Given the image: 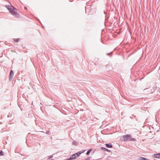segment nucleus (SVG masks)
I'll return each instance as SVG.
<instances>
[{"label":"nucleus","mask_w":160,"mask_h":160,"mask_svg":"<svg viewBox=\"0 0 160 160\" xmlns=\"http://www.w3.org/2000/svg\"><path fill=\"white\" fill-rule=\"evenodd\" d=\"M14 76V72L13 71L11 70L10 71L9 76V80L10 81H12L13 78Z\"/></svg>","instance_id":"nucleus-1"},{"label":"nucleus","mask_w":160,"mask_h":160,"mask_svg":"<svg viewBox=\"0 0 160 160\" xmlns=\"http://www.w3.org/2000/svg\"><path fill=\"white\" fill-rule=\"evenodd\" d=\"M13 11L11 12V13L12 15H14L16 16H18V15H19V14L17 13V9L15 8H13Z\"/></svg>","instance_id":"nucleus-2"},{"label":"nucleus","mask_w":160,"mask_h":160,"mask_svg":"<svg viewBox=\"0 0 160 160\" xmlns=\"http://www.w3.org/2000/svg\"><path fill=\"white\" fill-rule=\"evenodd\" d=\"M131 135L129 134H127L125 135H123L122 137L123 138V141H127L129 139V138L131 137Z\"/></svg>","instance_id":"nucleus-3"},{"label":"nucleus","mask_w":160,"mask_h":160,"mask_svg":"<svg viewBox=\"0 0 160 160\" xmlns=\"http://www.w3.org/2000/svg\"><path fill=\"white\" fill-rule=\"evenodd\" d=\"M84 152H82V151L78 152L74 154H73L72 155V156L73 157H76H76H78L79 156L80 154L83 153Z\"/></svg>","instance_id":"nucleus-4"},{"label":"nucleus","mask_w":160,"mask_h":160,"mask_svg":"<svg viewBox=\"0 0 160 160\" xmlns=\"http://www.w3.org/2000/svg\"><path fill=\"white\" fill-rule=\"evenodd\" d=\"M105 145L107 148H112L113 147L112 144L110 143H106Z\"/></svg>","instance_id":"nucleus-5"},{"label":"nucleus","mask_w":160,"mask_h":160,"mask_svg":"<svg viewBox=\"0 0 160 160\" xmlns=\"http://www.w3.org/2000/svg\"><path fill=\"white\" fill-rule=\"evenodd\" d=\"M101 149H102V150L104 151H108V152H110V150H108V149L105 148H104V147H101Z\"/></svg>","instance_id":"nucleus-6"},{"label":"nucleus","mask_w":160,"mask_h":160,"mask_svg":"<svg viewBox=\"0 0 160 160\" xmlns=\"http://www.w3.org/2000/svg\"><path fill=\"white\" fill-rule=\"evenodd\" d=\"M76 158V157H73L72 155L68 158L66 160H72Z\"/></svg>","instance_id":"nucleus-7"},{"label":"nucleus","mask_w":160,"mask_h":160,"mask_svg":"<svg viewBox=\"0 0 160 160\" xmlns=\"http://www.w3.org/2000/svg\"><path fill=\"white\" fill-rule=\"evenodd\" d=\"M11 7L13 8H8V10L9 11V12L11 13V12H12L13 11V7L12 6H11Z\"/></svg>","instance_id":"nucleus-8"},{"label":"nucleus","mask_w":160,"mask_h":160,"mask_svg":"<svg viewBox=\"0 0 160 160\" xmlns=\"http://www.w3.org/2000/svg\"><path fill=\"white\" fill-rule=\"evenodd\" d=\"M92 149H89L87 152L86 153V154L87 155H89L90 153V152H91L92 151Z\"/></svg>","instance_id":"nucleus-9"},{"label":"nucleus","mask_w":160,"mask_h":160,"mask_svg":"<svg viewBox=\"0 0 160 160\" xmlns=\"http://www.w3.org/2000/svg\"><path fill=\"white\" fill-rule=\"evenodd\" d=\"M159 154H157V153L154 154L152 155V157L154 158H158V155H159Z\"/></svg>","instance_id":"nucleus-10"},{"label":"nucleus","mask_w":160,"mask_h":160,"mask_svg":"<svg viewBox=\"0 0 160 160\" xmlns=\"http://www.w3.org/2000/svg\"><path fill=\"white\" fill-rule=\"evenodd\" d=\"M19 40V38H16V39L13 38V41L15 42H18V41Z\"/></svg>","instance_id":"nucleus-11"},{"label":"nucleus","mask_w":160,"mask_h":160,"mask_svg":"<svg viewBox=\"0 0 160 160\" xmlns=\"http://www.w3.org/2000/svg\"><path fill=\"white\" fill-rule=\"evenodd\" d=\"M129 141H136L135 139L134 138H131L129 139Z\"/></svg>","instance_id":"nucleus-12"},{"label":"nucleus","mask_w":160,"mask_h":160,"mask_svg":"<svg viewBox=\"0 0 160 160\" xmlns=\"http://www.w3.org/2000/svg\"><path fill=\"white\" fill-rule=\"evenodd\" d=\"M3 152L2 151H0V156H2L3 155Z\"/></svg>","instance_id":"nucleus-13"},{"label":"nucleus","mask_w":160,"mask_h":160,"mask_svg":"<svg viewBox=\"0 0 160 160\" xmlns=\"http://www.w3.org/2000/svg\"><path fill=\"white\" fill-rule=\"evenodd\" d=\"M53 157V155H50V156H49L48 157V159H49L51 158H52Z\"/></svg>","instance_id":"nucleus-14"},{"label":"nucleus","mask_w":160,"mask_h":160,"mask_svg":"<svg viewBox=\"0 0 160 160\" xmlns=\"http://www.w3.org/2000/svg\"><path fill=\"white\" fill-rule=\"evenodd\" d=\"M72 144L75 145H76V142L75 141H73L72 142Z\"/></svg>","instance_id":"nucleus-15"},{"label":"nucleus","mask_w":160,"mask_h":160,"mask_svg":"<svg viewBox=\"0 0 160 160\" xmlns=\"http://www.w3.org/2000/svg\"><path fill=\"white\" fill-rule=\"evenodd\" d=\"M132 117H131V116L130 117V118H135V116L134 115H132Z\"/></svg>","instance_id":"nucleus-16"},{"label":"nucleus","mask_w":160,"mask_h":160,"mask_svg":"<svg viewBox=\"0 0 160 160\" xmlns=\"http://www.w3.org/2000/svg\"><path fill=\"white\" fill-rule=\"evenodd\" d=\"M112 54V52H110V53H107V55H111Z\"/></svg>","instance_id":"nucleus-17"},{"label":"nucleus","mask_w":160,"mask_h":160,"mask_svg":"<svg viewBox=\"0 0 160 160\" xmlns=\"http://www.w3.org/2000/svg\"><path fill=\"white\" fill-rule=\"evenodd\" d=\"M90 159V158L89 157H88L83 160H89Z\"/></svg>","instance_id":"nucleus-18"},{"label":"nucleus","mask_w":160,"mask_h":160,"mask_svg":"<svg viewBox=\"0 0 160 160\" xmlns=\"http://www.w3.org/2000/svg\"><path fill=\"white\" fill-rule=\"evenodd\" d=\"M157 154H159L158 155V158H160V153H158Z\"/></svg>","instance_id":"nucleus-19"},{"label":"nucleus","mask_w":160,"mask_h":160,"mask_svg":"<svg viewBox=\"0 0 160 160\" xmlns=\"http://www.w3.org/2000/svg\"><path fill=\"white\" fill-rule=\"evenodd\" d=\"M7 8L8 9V8H11L10 7V6L9 5H7L6 6Z\"/></svg>","instance_id":"nucleus-20"},{"label":"nucleus","mask_w":160,"mask_h":160,"mask_svg":"<svg viewBox=\"0 0 160 160\" xmlns=\"http://www.w3.org/2000/svg\"><path fill=\"white\" fill-rule=\"evenodd\" d=\"M48 133H49V131H46V134H48Z\"/></svg>","instance_id":"nucleus-21"},{"label":"nucleus","mask_w":160,"mask_h":160,"mask_svg":"<svg viewBox=\"0 0 160 160\" xmlns=\"http://www.w3.org/2000/svg\"><path fill=\"white\" fill-rule=\"evenodd\" d=\"M158 118V115H156V118Z\"/></svg>","instance_id":"nucleus-22"},{"label":"nucleus","mask_w":160,"mask_h":160,"mask_svg":"<svg viewBox=\"0 0 160 160\" xmlns=\"http://www.w3.org/2000/svg\"><path fill=\"white\" fill-rule=\"evenodd\" d=\"M107 160H109L108 158L107 159Z\"/></svg>","instance_id":"nucleus-23"},{"label":"nucleus","mask_w":160,"mask_h":160,"mask_svg":"<svg viewBox=\"0 0 160 160\" xmlns=\"http://www.w3.org/2000/svg\"><path fill=\"white\" fill-rule=\"evenodd\" d=\"M158 114H159V112H158Z\"/></svg>","instance_id":"nucleus-24"},{"label":"nucleus","mask_w":160,"mask_h":160,"mask_svg":"<svg viewBox=\"0 0 160 160\" xmlns=\"http://www.w3.org/2000/svg\"><path fill=\"white\" fill-rule=\"evenodd\" d=\"M51 160H53V159H52Z\"/></svg>","instance_id":"nucleus-25"}]
</instances>
